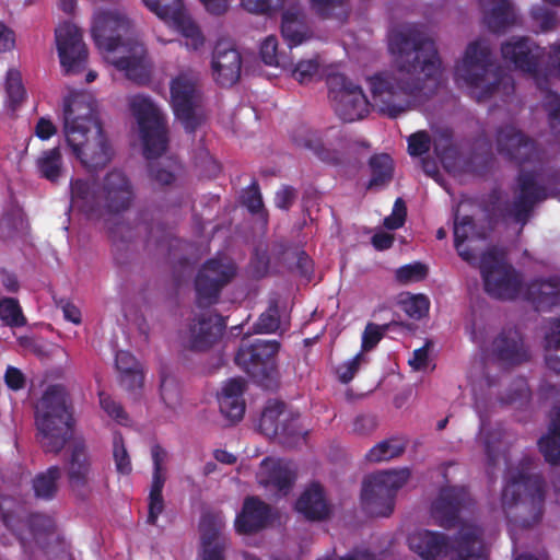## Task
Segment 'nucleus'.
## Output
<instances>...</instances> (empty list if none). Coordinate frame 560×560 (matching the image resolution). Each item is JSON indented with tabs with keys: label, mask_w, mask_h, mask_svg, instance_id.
Here are the masks:
<instances>
[{
	"label": "nucleus",
	"mask_w": 560,
	"mask_h": 560,
	"mask_svg": "<svg viewBox=\"0 0 560 560\" xmlns=\"http://www.w3.org/2000/svg\"><path fill=\"white\" fill-rule=\"evenodd\" d=\"M62 131L67 147L85 168L96 170L109 162L112 148L91 96L74 94L66 101Z\"/></svg>",
	"instance_id": "obj_1"
},
{
	"label": "nucleus",
	"mask_w": 560,
	"mask_h": 560,
	"mask_svg": "<svg viewBox=\"0 0 560 560\" xmlns=\"http://www.w3.org/2000/svg\"><path fill=\"white\" fill-rule=\"evenodd\" d=\"M364 80L370 105L389 117L422 102L436 86L430 72H368Z\"/></svg>",
	"instance_id": "obj_2"
},
{
	"label": "nucleus",
	"mask_w": 560,
	"mask_h": 560,
	"mask_svg": "<svg viewBox=\"0 0 560 560\" xmlns=\"http://www.w3.org/2000/svg\"><path fill=\"white\" fill-rule=\"evenodd\" d=\"M133 199L128 178L120 171L108 173L101 189L90 182L77 178L71 182L70 209L86 214L91 219L105 222L126 211Z\"/></svg>",
	"instance_id": "obj_3"
},
{
	"label": "nucleus",
	"mask_w": 560,
	"mask_h": 560,
	"mask_svg": "<svg viewBox=\"0 0 560 560\" xmlns=\"http://www.w3.org/2000/svg\"><path fill=\"white\" fill-rule=\"evenodd\" d=\"M131 28V21L119 9L100 10L93 15L91 35L105 59L121 70L148 66L143 45H124L120 39Z\"/></svg>",
	"instance_id": "obj_4"
},
{
	"label": "nucleus",
	"mask_w": 560,
	"mask_h": 560,
	"mask_svg": "<svg viewBox=\"0 0 560 560\" xmlns=\"http://www.w3.org/2000/svg\"><path fill=\"white\" fill-rule=\"evenodd\" d=\"M480 270L486 291L498 299L524 298L533 300L537 307L553 301L556 295L555 283L533 284L524 289L518 275L506 264L503 254L498 250L486 253L480 261Z\"/></svg>",
	"instance_id": "obj_5"
},
{
	"label": "nucleus",
	"mask_w": 560,
	"mask_h": 560,
	"mask_svg": "<svg viewBox=\"0 0 560 560\" xmlns=\"http://www.w3.org/2000/svg\"><path fill=\"white\" fill-rule=\"evenodd\" d=\"M73 416L61 386H49L35 406L37 439L46 452H58L71 436Z\"/></svg>",
	"instance_id": "obj_6"
},
{
	"label": "nucleus",
	"mask_w": 560,
	"mask_h": 560,
	"mask_svg": "<svg viewBox=\"0 0 560 560\" xmlns=\"http://www.w3.org/2000/svg\"><path fill=\"white\" fill-rule=\"evenodd\" d=\"M542 486L537 476L528 475L524 468L510 469L505 476L501 508L508 517L528 526L539 517Z\"/></svg>",
	"instance_id": "obj_7"
},
{
	"label": "nucleus",
	"mask_w": 560,
	"mask_h": 560,
	"mask_svg": "<svg viewBox=\"0 0 560 560\" xmlns=\"http://www.w3.org/2000/svg\"><path fill=\"white\" fill-rule=\"evenodd\" d=\"M130 108L137 121V130L147 159L161 156L167 145L165 119L158 106L143 95L130 100Z\"/></svg>",
	"instance_id": "obj_8"
},
{
	"label": "nucleus",
	"mask_w": 560,
	"mask_h": 560,
	"mask_svg": "<svg viewBox=\"0 0 560 560\" xmlns=\"http://www.w3.org/2000/svg\"><path fill=\"white\" fill-rule=\"evenodd\" d=\"M325 81L334 110L340 119L352 122L368 115L369 98L348 72H328Z\"/></svg>",
	"instance_id": "obj_9"
},
{
	"label": "nucleus",
	"mask_w": 560,
	"mask_h": 560,
	"mask_svg": "<svg viewBox=\"0 0 560 560\" xmlns=\"http://www.w3.org/2000/svg\"><path fill=\"white\" fill-rule=\"evenodd\" d=\"M408 468L380 471L369 476L362 488V504L368 513L387 516L394 509V497L409 480Z\"/></svg>",
	"instance_id": "obj_10"
},
{
	"label": "nucleus",
	"mask_w": 560,
	"mask_h": 560,
	"mask_svg": "<svg viewBox=\"0 0 560 560\" xmlns=\"http://www.w3.org/2000/svg\"><path fill=\"white\" fill-rule=\"evenodd\" d=\"M145 7L171 28L179 32L187 47L197 49L203 37L187 14L182 0H142Z\"/></svg>",
	"instance_id": "obj_11"
},
{
	"label": "nucleus",
	"mask_w": 560,
	"mask_h": 560,
	"mask_svg": "<svg viewBox=\"0 0 560 560\" xmlns=\"http://www.w3.org/2000/svg\"><path fill=\"white\" fill-rule=\"evenodd\" d=\"M171 100L176 118L187 131H194L202 121L200 96L195 83L179 74L171 84Z\"/></svg>",
	"instance_id": "obj_12"
},
{
	"label": "nucleus",
	"mask_w": 560,
	"mask_h": 560,
	"mask_svg": "<svg viewBox=\"0 0 560 560\" xmlns=\"http://www.w3.org/2000/svg\"><path fill=\"white\" fill-rule=\"evenodd\" d=\"M55 42L61 66L75 70L88 66L89 50L83 42V33L70 21L60 23L55 30Z\"/></svg>",
	"instance_id": "obj_13"
},
{
	"label": "nucleus",
	"mask_w": 560,
	"mask_h": 560,
	"mask_svg": "<svg viewBox=\"0 0 560 560\" xmlns=\"http://www.w3.org/2000/svg\"><path fill=\"white\" fill-rule=\"evenodd\" d=\"M235 275V267L228 257L207 261L196 278V291L200 304L215 301L220 289Z\"/></svg>",
	"instance_id": "obj_14"
},
{
	"label": "nucleus",
	"mask_w": 560,
	"mask_h": 560,
	"mask_svg": "<svg viewBox=\"0 0 560 560\" xmlns=\"http://www.w3.org/2000/svg\"><path fill=\"white\" fill-rule=\"evenodd\" d=\"M279 350V343L276 340L255 338L242 343L235 361L247 373L257 376L265 373L268 365Z\"/></svg>",
	"instance_id": "obj_15"
},
{
	"label": "nucleus",
	"mask_w": 560,
	"mask_h": 560,
	"mask_svg": "<svg viewBox=\"0 0 560 560\" xmlns=\"http://www.w3.org/2000/svg\"><path fill=\"white\" fill-rule=\"evenodd\" d=\"M224 324L219 316H201L195 319L185 334V343L194 350H205L213 345L223 331Z\"/></svg>",
	"instance_id": "obj_16"
},
{
	"label": "nucleus",
	"mask_w": 560,
	"mask_h": 560,
	"mask_svg": "<svg viewBox=\"0 0 560 560\" xmlns=\"http://www.w3.org/2000/svg\"><path fill=\"white\" fill-rule=\"evenodd\" d=\"M256 478L257 481L265 487L284 491L293 481L294 468L289 462L268 457L261 462Z\"/></svg>",
	"instance_id": "obj_17"
},
{
	"label": "nucleus",
	"mask_w": 560,
	"mask_h": 560,
	"mask_svg": "<svg viewBox=\"0 0 560 560\" xmlns=\"http://www.w3.org/2000/svg\"><path fill=\"white\" fill-rule=\"evenodd\" d=\"M223 527L221 517L205 516L200 523L201 550L199 560H223L224 539L220 536Z\"/></svg>",
	"instance_id": "obj_18"
},
{
	"label": "nucleus",
	"mask_w": 560,
	"mask_h": 560,
	"mask_svg": "<svg viewBox=\"0 0 560 560\" xmlns=\"http://www.w3.org/2000/svg\"><path fill=\"white\" fill-rule=\"evenodd\" d=\"M244 382L238 378L226 381L218 394V402L221 412L232 421L242 419L245 412L243 399Z\"/></svg>",
	"instance_id": "obj_19"
},
{
	"label": "nucleus",
	"mask_w": 560,
	"mask_h": 560,
	"mask_svg": "<svg viewBox=\"0 0 560 560\" xmlns=\"http://www.w3.org/2000/svg\"><path fill=\"white\" fill-rule=\"evenodd\" d=\"M408 546L423 560H434L443 555L446 549L442 535L425 529L412 532L408 537Z\"/></svg>",
	"instance_id": "obj_20"
},
{
	"label": "nucleus",
	"mask_w": 560,
	"mask_h": 560,
	"mask_svg": "<svg viewBox=\"0 0 560 560\" xmlns=\"http://www.w3.org/2000/svg\"><path fill=\"white\" fill-rule=\"evenodd\" d=\"M269 518L268 506L256 498L245 500L242 512L236 516L235 528L247 534L262 528Z\"/></svg>",
	"instance_id": "obj_21"
},
{
	"label": "nucleus",
	"mask_w": 560,
	"mask_h": 560,
	"mask_svg": "<svg viewBox=\"0 0 560 560\" xmlns=\"http://www.w3.org/2000/svg\"><path fill=\"white\" fill-rule=\"evenodd\" d=\"M453 560H487L478 529L470 524H463L454 542Z\"/></svg>",
	"instance_id": "obj_22"
},
{
	"label": "nucleus",
	"mask_w": 560,
	"mask_h": 560,
	"mask_svg": "<svg viewBox=\"0 0 560 560\" xmlns=\"http://www.w3.org/2000/svg\"><path fill=\"white\" fill-rule=\"evenodd\" d=\"M290 420V412L285 410L284 405L281 402H270L264 410L260 419V427L267 433H273L280 436H289L296 432L295 424H288Z\"/></svg>",
	"instance_id": "obj_23"
},
{
	"label": "nucleus",
	"mask_w": 560,
	"mask_h": 560,
	"mask_svg": "<svg viewBox=\"0 0 560 560\" xmlns=\"http://www.w3.org/2000/svg\"><path fill=\"white\" fill-rule=\"evenodd\" d=\"M279 10L282 11L281 31L283 37L289 45L301 44L306 36L302 10L295 7V0H285L283 7Z\"/></svg>",
	"instance_id": "obj_24"
},
{
	"label": "nucleus",
	"mask_w": 560,
	"mask_h": 560,
	"mask_svg": "<svg viewBox=\"0 0 560 560\" xmlns=\"http://www.w3.org/2000/svg\"><path fill=\"white\" fill-rule=\"evenodd\" d=\"M464 497L463 489H444L432 508L433 517L443 526H451L457 518L458 509Z\"/></svg>",
	"instance_id": "obj_25"
},
{
	"label": "nucleus",
	"mask_w": 560,
	"mask_h": 560,
	"mask_svg": "<svg viewBox=\"0 0 560 560\" xmlns=\"http://www.w3.org/2000/svg\"><path fill=\"white\" fill-rule=\"evenodd\" d=\"M454 237L455 247L459 256L470 262L474 259V254L471 252L476 249L475 244L481 235L476 233L475 226L468 217L459 218L456 215Z\"/></svg>",
	"instance_id": "obj_26"
},
{
	"label": "nucleus",
	"mask_w": 560,
	"mask_h": 560,
	"mask_svg": "<svg viewBox=\"0 0 560 560\" xmlns=\"http://www.w3.org/2000/svg\"><path fill=\"white\" fill-rule=\"evenodd\" d=\"M296 510L307 518L319 520L327 515L328 505L319 485H311L296 502Z\"/></svg>",
	"instance_id": "obj_27"
},
{
	"label": "nucleus",
	"mask_w": 560,
	"mask_h": 560,
	"mask_svg": "<svg viewBox=\"0 0 560 560\" xmlns=\"http://www.w3.org/2000/svg\"><path fill=\"white\" fill-rule=\"evenodd\" d=\"M68 476L70 485L74 490H79L91 479L90 459L82 444H75L72 450Z\"/></svg>",
	"instance_id": "obj_28"
},
{
	"label": "nucleus",
	"mask_w": 560,
	"mask_h": 560,
	"mask_svg": "<svg viewBox=\"0 0 560 560\" xmlns=\"http://www.w3.org/2000/svg\"><path fill=\"white\" fill-rule=\"evenodd\" d=\"M498 142L500 150L506 151L508 154L518 161L525 159L534 149L533 142L514 128L500 132Z\"/></svg>",
	"instance_id": "obj_29"
},
{
	"label": "nucleus",
	"mask_w": 560,
	"mask_h": 560,
	"mask_svg": "<svg viewBox=\"0 0 560 560\" xmlns=\"http://www.w3.org/2000/svg\"><path fill=\"white\" fill-rule=\"evenodd\" d=\"M116 366L121 373L122 383L130 389L142 386L143 374L136 358L128 351H118Z\"/></svg>",
	"instance_id": "obj_30"
},
{
	"label": "nucleus",
	"mask_w": 560,
	"mask_h": 560,
	"mask_svg": "<svg viewBox=\"0 0 560 560\" xmlns=\"http://www.w3.org/2000/svg\"><path fill=\"white\" fill-rule=\"evenodd\" d=\"M539 447L548 462L560 463V411L555 415L549 433L539 441Z\"/></svg>",
	"instance_id": "obj_31"
},
{
	"label": "nucleus",
	"mask_w": 560,
	"mask_h": 560,
	"mask_svg": "<svg viewBox=\"0 0 560 560\" xmlns=\"http://www.w3.org/2000/svg\"><path fill=\"white\" fill-rule=\"evenodd\" d=\"M243 59L238 50L229 43L217 46L213 57V70H240Z\"/></svg>",
	"instance_id": "obj_32"
},
{
	"label": "nucleus",
	"mask_w": 560,
	"mask_h": 560,
	"mask_svg": "<svg viewBox=\"0 0 560 560\" xmlns=\"http://www.w3.org/2000/svg\"><path fill=\"white\" fill-rule=\"evenodd\" d=\"M400 308L413 319H420L429 313L430 301L424 294L401 293L398 298Z\"/></svg>",
	"instance_id": "obj_33"
},
{
	"label": "nucleus",
	"mask_w": 560,
	"mask_h": 560,
	"mask_svg": "<svg viewBox=\"0 0 560 560\" xmlns=\"http://www.w3.org/2000/svg\"><path fill=\"white\" fill-rule=\"evenodd\" d=\"M498 72H462V75L456 80L465 82L469 93L477 100L483 98L491 90L487 83L490 81L488 74H497Z\"/></svg>",
	"instance_id": "obj_34"
},
{
	"label": "nucleus",
	"mask_w": 560,
	"mask_h": 560,
	"mask_svg": "<svg viewBox=\"0 0 560 560\" xmlns=\"http://www.w3.org/2000/svg\"><path fill=\"white\" fill-rule=\"evenodd\" d=\"M405 450V442L401 439L394 438L378 443L368 453L370 462H385L399 456Z\"/></svg>",
	"instance_id": "obj_35"
},
{
	"label": "nucleus",
	"mask_w": 560,
	"mask_h": 560,
	"mask_svg": "<svg viewBox=\"0 0 560 560\" xmlns=\"http://www.w3.org/2000/svg\"><path fill=\"white\" fill-rule=\"evenodd\" d=\"M60 478V469L50 467L45 472L37 475L33 481L35 494L39 498H51L57 491V481Z\"/></svg>",
	"instance_id": "obj_36"
},
{
	"label": "nucleus",
	"mask_w": 560,
	"mask_h": 560,
	"mask_svg": "<svg viewBox=\"0 0 560 560\" xmlns=\"http://www.w3.org/2000/svg\"><path fill=\"white\" fill-rule=\"evenodd\" d=\"M495 348L500 359L510 363H518L527 358L523 342L514 337L510 339H498L495 341Z\"/></svg>",
	"instance_id": "obj_37"
},
{
	"label": "nucleus",
	"mask_w": 560,
	"mask_h": 560,
	"mask_svg": "<svg viewBox=\"0 0 560 560\" xmlns=\"http://www.w3.org/2000/svg\"><path fill=\"white\" fill-rule=\"evenodd\" d=\"M40 174L49 179L55 180L60 174L61 153L59 148L45 151L37 161Z\"/></svg>",
	"instance_id": "obj_38"
},
{
	"label": "nucleus",
	"mask_w": 560,
	"mask_h": 560,
	"mask_svg": "<svg viewBox=\"0 0 560 560\" xmlns=\"http://www.w3.org/2000/svg\"><path fill=\"white\" fill-rule=\"evenodd\" d=\"M0 319L10 327H21L25 324V317L16 300L12 298L0 300Z\"/></svg>",
	"instance_id": "obj_39"
},
{
	"label": "nucleus",
	"mask_w": 560,
	"mask_h": 560,
	"mask_svg": "<svg viewBox=\"0 0 560 560\" xmlns=\"http://www.w3.org/2000/svg\"><path fill=\"white\" fill-rule=\"evenodd\" d=\"M522 209L526 210L534 201L546 197L545 191L539 187L533 176H523L520 179Z\"/></svg>",
	"instance_id": "obj_40"
},
{
	"label": "nucleus",
	"mask_w": 560,
	"mask_h": 560,
	"mask_svg": "<svg viewBox=\"0 0 560 560\" xmlns=\"http://www.w3.org/2000/svg\"><path fill=\"white\" fill-rule=\"evenodd\" d=\"M428 275V267L419 261L399 267L395 271L396 279L404 284L423 280Z\"/></svg>",
	"instance_id": "obj_41"
},
{
	"label": "nucleus",
	"mask_w": 560,
	"mask_h": 560,
	"mask_svg": "<svg viewBox=\"0 0 560 560\" xmlns=\"http://www.w3.org/2000/svg\"><path fill=\"white\" fill-rule=\"evenodd\" d=\"M9 106L14 109L25 97V89L20 72H9L5 82Z\"/></svg>",
	"instance_id": "obj_42"
},
{
	"label": "nucleus",
	"mask_w": 560,
	"mask_h": 560,
	"mask_svg": "<svg viewBox=\"0 0 560 560\" xmlns=\"http://www.w3.org/2000/svg\"><path fill=\"white\" fill-rule=\"evenodd\" d=\"M489 55V46L486 42H475L467 47L464 62L467 67H482L487 63Z\"/></svg>",
	"instance_id": "obj_43"
},
{
	"label": "nucleus",
	"mask_w": 560,
	"mask_h": 560,
	"mask_svg": "<svg viewBox=\"0 0 560 560\" xmlns=\"http://www.w3.org/2000/svg\"><path fill=\"white\" fill-rule=\"evenodd\" d=\"M165 482H161L158 478L152 479L151 490L149 494V515L148 521L154 524L163 512L164 503L162 490Z\"/></svg>",
	"instance_id": "obj_44"
},
{
	"label": "nucleus",
	"mask_w": 560,
	"mask_h": 560,
	"mask_svg": "<svg viewBox=\"0 0 560 560\" xmlns=\"http://www.w3.org/2000/svg\"><path fill=\"white\" fill-rule=\"evenodd\" d=\"M370 164L373 171V178L371 179L370 184L371 186L381 185L392 175L393 163L388 155L381 154L373 156Z\"/></svg>",
	"instance_id": "obj_45"
},
{
	"label": "nucleus",
	"mask_w": 560,
	"mask_h": 560,
	"mask_svg": "<svg viewBox=\"0 0 560 560\" xmlns=\"http://www.w3.org/2000/svg\"><path fill=\"white\" fill-rule=\"evenodd\" d=\"M528 45L524 39L508 42L502 47L503 58L515 63L516 67L522 68L528 54Z\"/></svg>",
	"instance_id": "obj_46"
},
{
	"label": "nucleus",
	"mask_w": 560,
	"mask_h": 560,
	"mask_svg": "<svg viewBox=\"0 0 560 560\" xmlns=\"http://www.w3.org/2000/svg\"><path fill=\"white\" fill-rule=\"evenodd\" d=\"M433 145L434 152L444 168L452 171L453 164L451 163V160L456 156V151L452 147L450 138L447 136H441L439 139L434 140Z\"/></svg>",
	"instance_id": "obj_47"
},
{
	"label": "nucleus",
	"mask_w": 560,
	"mask_h": 560,
	"mask_svg": "<svg viewBox=\"0 0 560 560\" xmlns=\"http://www.w3.org/2000/svg\"><path fill=\"white\" fill-rule=\"evenodd\" d=\"M415 59L417 60V65L415 67H419L421 70H435L440 67V59L432 44H425L421 47L416 52Z\"/></svg>",
	"instance_id": "obj_48"
},
{
	"label": "nucleus",
	"mask_w": 560,
	"mask_h": 560,
	"mask_svg": "<svg viewBox=\"0 0 560 560\" xmlns=\"http://www.w3.org/2000/svg\"><path fill=\"white\" fill-rule=\"evenodd\" d=\"M113 456L117 471L128 475L131 471V462L120 436L114 439Z\"/></svg>",
	"instance_id": "obj_49"
},
{
	"label": "nucleus",
	"mask_w": 560,
	"mask_h": 560,
	"mask_svg": "<svg viewBox=\"0 0 560 560\" xmlns=\"http://www.w3.org/2000/svg\"><path fill=\"white\" fill-rule=\"evenodd\" d=\"M285 0H241L242 7L248 12L267 13L278 11Z\"/></svg>",
	"instance_id": "obj_50"
},
{
	"label": "nucleus",
	"mask_w": 560,
	"mask_h": 560,
	"mask_svg": "<svg viewBox=\"0 0 560 560\" xmlns=\"http://www.w3.org/2000/svg\"><path fill=\"white\" fill-rule=\"evenodd\" d=\"M260 56L268 67H280L278 59V42L273 36L264 39L260 46Z\"/></svg>",
	"instance_id": "obj_51"
},
{
	"label": "nucleus",
	"mask_w": 560,
	"mask_h": 560,
	"mask_svg": "<svg viewBox=\"0 0 560 560\" xmlns=\"http://www.w3.org/2000/svg\"><path fill=\"white\" fill-rule=\"evenodd\" d=\"M430 138L424 131L411 135L408 139V151L410 155H421L430 148Z\"/></svg>",
	"instance_id": "obj_52"
},
{
	"label": "nucleus",
	"mask_w": 560,
	"mask_h": 560,
	"mask_svg": "<svg viewBox=\"0 0 560 560\" xmlns=\"http://www.w3.org/2000/svg\"><path fill=\"white\" fill-rule=\"evenodd\" d=\"M100 406L114 420L122 423L126 419L121 407L105 393H100Z\"/></svg>",
	"instance_id": "obj_53"
},
{
	"label": "nucleus",
	"mask_w": 560,
	"mask_h": 560,
	"mask_svg": "<svg viewBox=\"0 0 560 560\" xmlns=\"http://www.w3.org/2000/svg\"><path fill=\"white\" fill-rule=\"evenodd\" d=\"M408 363L413 371L424 372L430 370L429 343L416 349Z\"/></svg>",
	"instance_id": "obj_54"
},
{
	"label": "nucleus",
	"mask_w": 560,
	"mask_h": 560,
	"mask_svg": "<svg viewBox=\"0 0 560 560\" xmlns=\"http://www.w3.org/2000/svg\"><path fill=\"white\" fill-rule=\"evenodd\" d=\"M362 361L363 354L358 353L354 358L341 364L337 370L340 381L343 383L350 382L358 372Z\"/></svg>",
	"instance_id": "obj_55"
},
{
	"label": "nucleus",
	"mask_w": 560,
	"mask_h": 560,
	"mask_svg": "<svg viewBox=\"0 0 560 560\" xmlns=\"http://www.w3.org/2000/svg\"><path fill=\"white\" fill-rule=\"evenodd\" d=\"M406 218V208L401 199H397L395 201L393 212L389 217L385 218L384 224L389 230H395L400 228Z\"/></svg>",
	"instance_id": "obj_56"
},
{
	"label": "nucleus",
	"mask_w": 560,
	"mask_h": 560,
	"mask_svg": "<svg viewBox=\"0 0 560 560\" xmlns=\"http://www.w3.org/2000/svg\"><path fill=\"white\" fill-rule=\"evenodd\" d=\"M166 458L167 454L162 447L154 446L152 448V459L154 466L153 478H158L161 482H165L166 480V471L164 467Z\"/></svg>",
	"instance_id": "obj_57"
},
{
	"label": "nucleus",
	"mask_w": 560,
	"mask_h": 560,
	"mask_svg": "<svg viewBox=\"0 0 560 560\" xmlns=\"http://www.w3.org/2000/svg\"><path fill=\"white\" fill-rule=\"evenodd\" d=\"M167 168H156L152 167V176L154 179L161 185H168L175 178V172L178 170V165L173 160H167L166 162Z\"/></svg>",
	"instance_id": "obj_58"
},
{
	"label": "nucleus",
	"mask_w": 560,
	"mask_h": 560,
	"mask_svg": "<svg viewBox=\"0 0 560 560\" xmlns=\"http://www.w3.org/2000/svg\"><path fill=\"white\" fill-rule=\"evenodd\" d=\"M312 9L322 16H330L342 5V0H310Z\"/></svg>",
	"instance_id": "obj_59"
},
{
	"label": "nucleus",
	"mask_w": 560,
	"mask_h": 560,
	"mask_svg": "<svg viewBox=\"0 0 560 560\" xmlns=\"http://www.w3.org/2000/svg\"><path fill=\"white\" fill-rule=\"evenodd\" d=\"M16 46L15 32L5 23L0 21V52L11 51Z\"/></svg>",
	"instance_id": "obj_60"
},
{
	"label": "nucleus",
	"mask_w": 560,
	"mask_h": 560,
	"mask_svg": "<svg viewBox=\"0 0 560 560\" xmlns=\"http://www.w3.org/2000/svg\"><path fill=\"white\" fill-rule=\"evenodd\" d=\"M382 338V330L377 325L369 324L362 336V350L368 351L377 345Z\"/></svg>",
	"instance_id": "obj_61"
},
{
	"label": "nucleus",
	"mask_w": 560,
	"mask_h": 560,
	"mask_svg": "<svg viewBox=\"0 0 560 560\" xmlns=\"http://www.w3.org/2000/svg\"><path fill=\"white\" fill-rule=\"evenodd\" d=\"M243 202L253 213L259 212L262 207L261 196L254 186L244 191Z\"/></svg>",
	"instance_id": "obj_62"
},
{
	"label": "nucleus",
	"mask_w": 560,
	"mask_h": 560,
	"mask_svg": "<svg viewBox=\"0 0 560 560\" xmlns=\"http://www.w3.org/2000/svg\"><path fill=\"white\" fill-rule=\"evenodd\" d=\"M57 128L52 121L48 118H40L35 126V135L40 140H48L56 135Z\"/></svg>",
	"instance_id": "obj_63"
},
{
	"label": "nucleus",
	"mask_w": 560,
	"mask_h": 560,
	"mask_svg": "<svg viewBox=\"0 0 560 560\" xmlns=\"http://www.w3.org/2000/svg\"><path fill=\"white\" fill-rule=\"evenodd\" d=\"M548 349L560 348V320L552 322L546 335Z\"/></svg>",
	"instance_id": "obj_64"
}]
</instances>
